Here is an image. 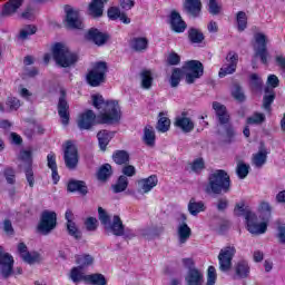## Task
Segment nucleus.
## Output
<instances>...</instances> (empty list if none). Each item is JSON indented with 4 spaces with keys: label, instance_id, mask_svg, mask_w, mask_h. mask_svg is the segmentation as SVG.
Listing matches in <instances>:
<instances>
[{
    "label": "nucleus",
    "instance_id": "obj_1",
    "mask_svg": "<svg viewBox=\"0 0 285 285\" xmlns=\"http://www.w3.org/2000/svg\"><path fill=\"white\" fill-rule=\"evenodd\" d=\"M92 106L99 111L98 120L95 111L88 109L80 114L78 117V127L80 130H90L96 124H107L112 126V124H119L121 121V107L117 100L104 99L101 95L91 96Z\"/></svg>",
    "mask_w": 285,
    "mask_h": 285
},
{
    "label": "nucleus",
    "instance_id": "obj_2",
    "mask_svg": "<svg viewBox=\"0 0 285 285\" xmlns=\"http://www.w3.org/2000/svg\"><path fill=\"white\" fill-rule=\"evenodd\" d=\"M213 109L215 110L218 119V135L222 137L223 141L230 144L235 137V128L233 127V124H230V114H228V109L218 101L213 102Z\"/></svg>",
    "mask_w": 285,
    "mask_h": 285
},
{
    "label": "nucleus",
    "instance_id": "obj_3",
    "mask_svg": "<svg viewBox=\"0 0 285 285\" xmlns=\"http://www.w3.org/2000/svg\"><path fill=\"white\" fill-rule=\"evenodd\" d=\"M206 195H222L230 193V176L224 169H218L208 176V181L204 188Z\"/></svg>",
    "mask_w": 285,
    "mask_h": 285
},
{
    "label": "nucleus",
    "instance_id": "obj_4",
    "mask_svg": "<svg viewBox=\"0 0 285 285\" xmlns=\"http://www.w3.org/2000/svg\"><path fill=\"white\" fill-rule=\"evenodd\" d=\"M52 57L57 66L60 68H73L79 61V56L70 51V49L63 43H56L52 47Z\"/></svg>",
    "mask_w": 285,
    "mask_h": 285
},
{
    "label": "nucleus",
    "instance_id": "obj_5",
    "mask_svg": "<svg viewBox=\"0 0 285 285\" xmlns=\"http://www.w3.org/2000/svg\"><path fill=\"white\" fill-rule=\"evenodd\" d=\"M98 217L100 223L104 225V229L107 235H114L115 237H124V222L119 216H114L112 220H110V215L102 207L98 208Z\"/></svg>",
    "mask_w": 285,
    "mask_h": 285
},
{
    "label": "nucleus",
    "instance_id": "obj_6",
    "mask_svg": "<svg viewBox=\"0 0 285 285\" xmlns=\"http://www.w3.org/2000/svg\"><path fill=\"white\" fill-rule=\"evenodd\" d=\"M186 83L190 85L204 76V65L198 60H189L183 66Z\"/></svg>",
    "mask_w": 285,
    "mask_h": 285
},
{
    "label": "nucleus",
    "instance_id": "obj_7",
    "mask_svg": "<svg viewBox=\"0 0 285 285\" xmlns=\"http://www.w3.org/2000/svg\"><path fill=\"white\" fill-rule=\"evenodd\" d=\"M237 255L234 244L226 245L218 254V266L222 273H228L233 268V258Z\"/></svg>",
    "mask_w": 285,
    "mask_h": 285
},
{
    "label": "nucleus",
    "instance_id": "obj_8",
    "mask_svg": "<svg viewBox=\"0 0 285 285\" xmlns=\"http://www.w3.org/2000/svg\"><path fill=\"white\" fill-rule=\"evenodd\" d=\"M106 72H108V65L106 62H96L92 69L87 73V82L92 88L99 87L106 81Z\"/></svg>",
    "mask_w": 285,
    "mask_h": 285
},
{
    "label": "nucleus",
    "instance_id": "obj_9",
    "mask_svg": "<svg viewBox=\"0 0 285 285\" xmlns=\"http://www.w3.org/2000/svg\"><path fill=\"white\" fill-rule=\"evenodd\" d=\"M65 13V27L67 30H83V19L78 9H75L71 6H66Z\"/></svg>",
    "mask_w": 285,
    "mask_h": 285
},
{
    "label": "nucleus",
    "instance_id": "obj_10",
    "mask_svg": "<svg viewBox=\"0 0 285 285\" xmlns=\"http://www.w3.org/2000/svg\"><path fill=\"white\" fill-rule=\"evenodd\" d=\"M254 39L256 41V47H254L255 53L252 63L253 67L255 68V59H257V57L261 58L262 63H268V50L266 49L268 38L266 37V35L258 32L254 35Z\"/></svg>",
    "mask_w": 285,
    "mask_h": 285
},
{
    "label": "nucleus",
    "instance_id": "obj_11",
    "mask_svg": "<svg viewBox=\"0 0 285 285\" xmlns=\"http://www.w3.org/2000/svg\"><path fill=\"white\" fill-rule=\"evenodd\" d=\"M57 228V213L45 210L40 216V222L38 224V232L41 235H50L51 230Z\"/></svg>",
    "mask_w": 285,
    "mask_h": 285
},
{
    "label": "nucleus",
    "instance_id": "obj_12",
    "mask_svg": "<svg viewBox=\"0 0 285 285\" xmlns=\"http://www.w3.org/2000/svg\"><path fill=\"white\" fill-rule=\"evenodd\" d=\"M245 219L247 224V230L252 235H264V233H266L268 225L266 223H259L255 213L247 212Z\"/></svg>",
    "mask_w": 285,
    "mask_h": 285
},
{
    "label": "nucleus",
    "instance_id": "obj_13",
    "mask_svg": "<svg viewBox=\"0 0 285 285\" xmlns=\"http://www.w3.org/2000/svg\"><path fill=\"white\" fill-rule=\"evenodd\" d=\"M63 159L66 167L69 168V170H75V168H77V165L79 164V153L77 151V146H75L72 141L66 142Z\"/></svg>",
    "mask_w": 285,
    "mask_h": 285
},
{
    "label": "nucleus",
    "instance_id": "obj_14",
    "mask_svg": "<svg viewBox=\"0 0 285 285\" xmlns=\"http://www.w3.org/2000/svg\"><path fill=\"white\" fill-rule=\"evenodd\" d=\"M58 115L61 119L62 126H68V124H70V105H68V100L66 99V89H60Z\"/></svg>",
    "mask_w": 285,
    "mask_h": 285
},
{
    "label": "nucleus",
    "instance_id": "obj_15",
    "mask_svg": "<svg viewBox=\"0 0 285 285\" xmlns=\"http://www.w3.org/2000/svg\"><path fill=\"white\" fill-rule=\"evenodd\" d=\"M12 266H14V258L9 253L3 252L0 246V273L4 279L12 275Z\"/></svg>",
    "mask_w": 285,
    "mask_h": 285
},
{
    "label": "nucleus",
    "instance_id": "obj_16",
    "mask_svg": "<svg viewBox=\"0 0 285 285\" xmlns=\"http://www.w3.org/2000/svg\"><path fill=\"white\" fill-rule=\"evenodd\" d=\"M18 255H20L21 259L26 262V264H39L41 262V255L36 252H28V246L23 243L18 244Z\"/></svg>",
    "mask_w": 285,
    "mask_h": 285
},
{
    "label": "nucleus",
    "instance_id": "obj_17",
    "mask_svg": "<svg viewBox=\"0 0 285 285\" xmlns=\"http://www.w3.org/2000/svg\"><path fill=\"white\" fill-rule=\"evenodd\" d=\"M65 219L67 220L68 235L73 237V239H81V230H79L77 223H75V214H72V210L69 209L66 212Z\"/></svg>",
    "mask_w": 285,
    "mask_h": 285
},
{
    "label": "nucleus",
    "instance_id": "obj_18",
    "mask_svg": "<svg viewBox=\"0 0 285 285\" xmlns=\"http://www.w3.org/2000/svg\"><path fill=\"white\" fill-rule=\"evenodd\" d=\"M183 10L189 17L197 19L202 14V0H185L183 3Z\"/></svg>",
    "mask_w": 285,
    "mask_h": 285
},
{
    "label": "nucleus",
    "instance_id": "obj_19",
    "mask_svg": "<svg viewBox=\"0 0 285 285\" xmlns=\"http://www.w3.org/2000/svg\"><path fill=\"white\" fill-rule=\"evenodd\" d=\"M186 285H204V272L199 268H189L185 276Z\"/></svg>",
    "mask_w": 285,
    "mask_h": 285
},
{
    "label": "nucleus",
    "instance_id": "obj_20",
    "mask_svg": "<svg viewBox=\"0 0 285 285\" xmlns=\"http://www.w3.org/2000/svg\"><path fill=\"white\" fill-rule=\"evenodd\" d=\"M164 233V226H148L139 229V235L142 237V239H147V242H150L153 239H156V237H159Z\"/></svg>",
    "mask_w": 285,
    "mask_h": 285
},
{
    "label": "nucleus",
    "instance_id": "obj_21",
    "mask_svg": "<svg viewBox=\"0 0 285 285\" xmlns=\"http://www.w3.org/2000/svg\"><path fill=\"white\" fill-rule=\"evenodd\" d=\"M85 37L96 46H104L106 41H108V33H104L99 29L95 28L89 29Z\"/></svg>",
    "mask_w": 285,
    "mask_h": 285
},
{
    "label": "nucleus",
    "instance_id": "obj_22",
    "mask_svg": "<svg viewBox=\"0 0 285 285\" xmlns=\"http://www.w3.org/2000/svg\"><path fill=\"white\" fill-rule=\"evenodd\" d=\"M169 23L171 30L177 33L184 32L187 28L186 21L181 19V14H179V12L177 11H171L169 17Z\"/></svg>",
    "mask_w": 285,
    "mask_h": 285
},
{
    "label": "nucleus",
    "instance_id": "obj_23",
    "mask_svg": "<svg viewBox=\"0 0 285 285\" xmlns=\"http://www.w3.org/2000/svg\"><path fill=\"white\" fill-rule=\"evenodd\" d=\"M158 179L157 176L151 175L148 178H142L140 180H138V193H150L153 188H155V186H157L158 184Z\"/></svg>",
    "mask_w": 285,
    "mask_h": 285
},
{
    "label": "nucleus",
    "instance_id": "obj_24",
    "mask_svg": "<svg viewBox=\"0 0 285 285\" xmlns=\"http://www.w3.org/2000/svg\"><path fill=\"white\" fill-rule=\"evenodd\" d=\"M23 1L26 0H10L8 1L2 11H0V17H12V14H17V10L23 6Z\"/></svg>",
    "mask_w": 285,
    "mask_h": 285
},
{
    "label": "nucleus",
    "instance_id": "obj_25",
    "mask_svg": "<svg viewBox=\"0 0 285 285\" xmlns=\"http://www.w3.org/2000/svg\"><path fill=\"white\" fill-rule=\"evenodd\" d=\"M193 235V229L188 226L186 223H181L177 227V237H178V244L180 246H184L186 242L190 239V236Z\"/></svg>",
    "mask_w": 285,
    "mask_h": 285
},
{
    "label": "nucleus",
    "instance_id": "obj_26",
    "mask_svg": "<svg viewBox=\"0 0 285 285\" xmlns=\"http://www.w3.org/2000/svg\"><path fill=\"white\" fill-rule=\"evenodd\" d=\"M176 128H180L183 132H193L195 130V122L188 117H177L175 120Z\"/></svg>",
    "mask_w": 285,
    "mask_h": 285
},
{
    "label": "nucleus",
    "instance_id": "obj_27",
    "mask_svg": "<svg viewBox=\"0 0 285 285\" xmlns=\"http://www.w3.org/2000/svg\"><path fill=\"white\" fill-rule=\"evenodd\" d=\"M104 2L100 0H91L88 7V14L94 19H99V17H104Z\"/></svg>",
    "mask_w": 285,
    "mask_h": 285
},
{
    "label": "nucleus",
    "instance_id": "obj_28",
    "mask_svg": "<svg viewBox=\"0 0 285 285\" xmlns=\"http://www.w3.org/2000/svg\"><path fill=\"white\" fill-rule=\"evenodd\" d=\"M148 38L136 37L131 39L130 48L131 50H135V52H146V50H148Z\"/></svg>",
    "mask_w": 285,
    "mask_h": 285
},
{
    "label": "nucleus",
    "instance_id": "obj_29",
    "mask_svg": "<svg viewBox=\"0 0 285 285\" xmlns=\"http://www.w3.org/2000/svg\"><path fill=\"white\" fill-rule=\"evenodd\" d=\"M69 193H79L80 195H88V186L83 180H70L67 185Z\"/></svg>",
    "mask_w": 285,
    "mask_h": 285
},
{
    "label": "nucleus",
    "instance_id": "obj_30",
    "mask_svg": "<svg viewBox=\"0 0 285 285\" xmlns=\"http://www.w3.org/2000/svg\"><path fill=\"white\" fill-rule=\"evenodd\" d=\"M206 210V205L204 202H197L195 198H190L188 203V213L194 217H197L199 213H204Z\"/></svg>",
    "mask_w": 285,
    "mask_h": 285
},
{
    "label": "nucleus",
    "instance_id": "obj_31",
    "mask_svg": "<svg viewBox=\"0 0 285 285\" xmlns=\"http://www.w3.org/2000/svg\"><path fill=\"white\" fill-rule=\"evenodd\" d=\"M266 159H268V151H266V149H261L253 155L252 164L255 168H262L264 164H266Z\"/></svg>",
    "mask_w": 285,
    "mask_h": 285
},
{
    "label": "nucleus",
    "instance_id": "obj_32",
    "mask_svg": "<svg viewBox=\"0 0 285 285\" xmlns=\"http://www.w3.org/2000/svg\"><path fill=\"white\" fill-rule=\"evenodd\" d=\"M87 277L88 275L83 273V267L81 266L73 267L69 274V278L71 279V282H73V284H79V282H86Z\"/></svg>",
    "mask_w": 285,
    "mask_h": 285
},
{
    "label": "nucleus",
    "instance_id": "obj_33",
    "mask_svg": "<svg viewBox=\"0 0 285 285\" xmlns=\"http://www.w3.org/2000/svg\"><path fill=\"white\" fill-rule=\"evenodd\" d=\"M235 273L240 279H246L248 275H250V266L248 265V262L240 261L236 264Z\"/></svg>",
    "mask_w": 285,
    "mask_h": 285
},
{
    "label": "nucleus",
    "instance_id": "obj_34",
    "mask_svg": "<svg viewBox=\"0 0 285 285\" xmlns=\"http://www.w3.org/2000/svg\"><path fill=\"white\" fill-rule=\"evenodd\" d=\"M155 129L153 126L148 125L144 129V136L142 140L145 141L146 146H149V148H153L155 146Z\"/></svg>",
    "mask_w": 285,
    "mask_h": 285
},
{
    "label": "nucleus",
    "instance_id": "obj_35",
    "mask_svg": "<svg viewBox=\"0 0 285 285\" xmlns=\"http://www.w3.org/2000/svg\"><path fill=\"white\" fill-rule=\"evenodd\" d=\"M112 159L115 164H118V166H124V164H128V161H130V155L126 150H117L114 153Z\"/></svg>",
    "mask_w": 285,
    "mask_h": 285
},
{
    "label": "nucleus",
    "instance_id": "obj_36",
    "mask_svg": "<svg viewBox=\"0 0 285 285\" xmlns=\"http://www.w3.org/2000/svg\"><path fill=\"white\" fill-rule=\"evenodd\" d=\"M112 176V166L110 164L102 165L97 173V178L99 181H107L109 177Z\"/></svg>",
    "mask_w": 285,
    "mask_h": 285
},
{
    "label": "nucleus",
    "instance_id": "obj_37",
    "mask_svg": "<svg viewBox=\"0 0 285 285\" xmlns=\"http://www.w3.org/2000/svg\"><path fill=\"white\" fill-rule=\"evenodd\" d=\"M250 173V165L244 163V160H237L236 174L239 179H246Z\"/></svg>",
    "mask_w": 285,
    "mask_h": 285
},
{
    "label": "nucleus",
    "instance_id": "obj_38",
    "mask_svg": "<svg viewBox=\"0 0 285 285\" xmlns=\"http://www.w3.org/2000/svg\"><path fill=\"white\" fill-rule=\"evenodd\" d=\"M97 137L100 146V150H106V147L108 146V144H110V139H112V135H110L108 130H100L97 134Z\"/></svg>",
    "mask_w": 285,
    "mask_h": 285
},
{
    "label": "nucleus",
    "instance_id": "obj_39",
    "mask_svg": "<svg viewBox=\"0 0 285 285\" xmlns=\"http://www.w3.org/2000/svg\"><path fill=\"white\" fill-rule=\"evenodd\" d=\"M141 77V88L145 90H150L153 87V72L150 70H142L140 73Z\"/></svg>",
    "mask_w": 285,
    "mask_h": 285
},
{
    "label": "nucleus",
    "instance_id": "obj_40",
    "mask_svg": "<svg viewBox=\"0 0 285 285\" xmlns=\"http://www.w3.org/2000/svg\"><path fill=\"white\" fill-rule=\"evenodd\" d=\"M86 282L92 285H108V281H106V276H104L102 274L87 275Z\"/></svg>",
    "mask_w": 285,
    "mask_h": 285
},
{
    "label": "nucleus",
    "instance_id": "obj_41",
    "mask_svg": "<svg viewBox=\"0 0 285 285\" xmlns=\"http://www.w3.org/2000/svg\"><path fill=\"white\" fill-rule=\"evenodd\" d=\"M156 128L158 132H168V130H170V119H168V117H165L164 114L160 112Z\"/></svg>",
    "mask_w": 285,
    "mask_h": 285
},
{
    "label": "nucleus",
    "instance_id": "obj_42",
    "mask_svg": "<svg viewBox=\"0 0 285 285\" xmlns=\"http://www.w3.org/2000/svg\"><path fill=\"white\" fill-rule=\"evenodd\" d=\"M183 75H184V69L174 68L170 79H169V83H170L171 88H177V86H179Z\"/></svg>",
    "mask_w": 285,
    "mask_h": 285
},
{
    "label": "nucleus",
    "instance_id": "obj_43",
    "mask_svg": "<svg viewBox=\"0 0 285 285\" xmlns=\"http://www.w3.org/2000/svg\"><path fill=\"white\" fill-rule=\"evenodd\" d=\"M1 175L4 177L7 184L14 185L17 181V175L14 173V169L11 167H6L2 171Z\"/></svg>",
    "mask_w": 285,
    "mask_h": 285
},
{
    "label": "nucleus",
    "instance_id": "obj_44",
    "mask_svg": "<svg viewBox=\"0 0 285 285\" xmlns=\"http://www.w3.org/2000/svg\"><path fill=\"white\" fill-rule=\"evenodd\" d=\"M128 188V177L119 176L117 183L112 186L114 193H124Z\"/></svg>",
    "mask_w": 285,
    "mask_h": 285
},
{
    "label": "nucleus",
    "instance_id": "obj_45",
    "mask_svg": "<svg viewBox=\"0 0 285 285\" xmlns=\"http://www.w3.org/2000/svg\"><path fill=\"white\" fill-rule=\"evenodd\" d=\"M188 37L191 43H202L204 41V33L195 28L189 29Z\"/></svg>",
    "mask_w": 285,
    "mask_h": 285
},
{
    "label": "nucleus",
    "instance_id": "obj_46",
    "mask_svg": "<svg viewBox=\"0 0 285 285\" xmlns=\"http://www.w3.org/2000/svg\"><path fill=\"white\" fill-rule=\"evenodd\" d=\"M232 96L236 101L243 102L246 101V95H244V90L242 89V86L234 83L232 89Z\"/></svg>",
    "mask_w": 285,
    "mask_h": 285
},
{
    "label": "nucleus",
    "instance_id": "obj_47",
    "mask_svg": "<svg viewBox=\"0 0 285 285\" xmlns=\"http://www.w3.org/2000/svg\"><path fill=\"white\" fill-rule=\"evenodd\" d=\"M236 21L239 32H244L245 28L248 26V18L246 17V12L239 11L237 13Z\"/></svg>",
    "mask_w": 285,
    "mask_h": 285
},
{
    "label": "nucleus",
    "instance_id": "obj_48",
    "mask_svg": "<svg viewBox=\"0 0 285 285\" xmlns=\"http://www.w3.org/2000/svg\"><path fill=\"white\" fill-rule=\"evenodd\" d=\"M20 159L23 161L21 168L32 167V151L31 150H23L20 153Z\"/></svg>",
    "mask_w": 285,
    "mask_h": 285
},
{
    "label": "nucleus",
    "instance_id": "obj_49",
    "mask_svg": "<svg viewBox=\"0 0 285 285\" xmlns=\"http://www.w3.org/2000/svg\"><path fill=\"white\" fill-rule=\"evenodd\" d=\"M37 28L33 24H28L20 30V39L26 40L28 37L36 35Z\"/></svg>",
    "mask_w": 285,
    "mask_h": 285
},
{
    "label": "nucleus",
    "instance_id": "obj_50",
    "mask_svg": "<svg viewBox=\"0 0 285 285\" xmlns=\"http://www.w3.org/2000/svg\"><path fill=\"white\" fill-rule=\"evenodd\" d=\"M95 262V258L90 255H82V256H77L76 263L81 266V268H86V266H90Z\"/></svg>",
    "mask_w": 285,
    "mask_h": 285
},
{
    "label": "nucleus",
    "instance_id": "obj_51",
    "mask_svg": "<svg viewBox=\"0 0 285 285\" xmlns=\"http://www.w3.org/2000/svg\"><path fill=\"white\" fill-rule=\"evenodd\" d=\"M235 70H237V67H235V62H233L232 65L226 63L220 68L218 77L224 78L227 75H233Z\"/></svg>",
    "mask_w": 285,
    "mask_h": 285
},
{
    "label": "nucleus",
    "instance_id": "obj_52",
    "mask_svg": "<svg viewBox=\"0 0 285 285\" xmlns=\"http://www.w3.org/2000/svg\"><path fill=\"white\" fill-rule=\"evenodd\" d=\"M266 119V116L264 114H254L252 117L247 118L248 125H257V124H264Z\"/></svg>",
    "mask_w": 285,
    "mask_h": 285
},
{
    "label": "nucleus",
    "instance_id": "obj_53",
    "mask_svg": "<svg viewBox=\"0 0 285 285\" xmlns=\"http://www.w3.org/2000/svg\"><path fill=\"white\" fill-rule=\"evenodd\" d=\"M206 168V164L204 163V158H197L191 164V170L193 173H202Z\"/></svg>",
    "mask_w": 285,
    "mask_h": 285
},
{
    "label": "nucleus",
    "instance_id": "obj_54",
    "mask_svg": "<svg viewBox=\"0 0 285 285\" xmlns=\"http://www.w3.org/2000/svg\"><path fill=\"white\" fill-rule=\"evenodd\" d=\"M23 170L30 188H35V171H32V167H24Z\"/></svg>",
    "mask_w": 285,
    "mask_h": 285
},
{
    "label": "nucleus",
    "instance_id": "obj_55",
    "mask_svg": "<svg viewBox=\"0 0 285 285\" xmlns=\"http://www.w3.org/2000/svg\"><path fill=\"white\" fill-rule=\"evenodd\" d=\"M208 8L210 14L217 16L219 12H222V6L219 2H217V0H209Z\"/></svg>",
    "mask_w": 285,
    "mask_h": 285
},
{
    "label": "nucleus",
    "instance_id": "obj_56",
    "mask_svg": "<svg viewBox=\"0 0 285 285\" xmlns=\"http://www.w3.org/2000/svg\"><path fill=\"white\" fill-rule=\"evenodd\" d=\"M107 14L111 21H117L121 14L119 7H110L107 11Z\"/></svg>",
    "mask_w": 285,
    "mask_h": 285
},
{
    "label": "nucleus",
    "instance_id": "obj_57",
    "mask_svg": "<svg viewBox=\"0 0 285 285\" xmlns=\"http://www.w3.org/2000/svg\"><path fill=\"white\" fill-rule=\"evenodd\" d=\"M7 106L10 110H19V108H21V101L18 98L9 97L7 99Z\"/></svg>",
    "mask_w": 285,
    "mask_h": 285
},
{
    "label": "nucleus",
    "instance_id": "obj_58",
    "mask_svg": "<svg viewBox=\"0 0 285 285\" xmlns=\"http://www.w3.org/2000/svg\"><path fill=\"white\" fill-rule=\"evenodd\" d=\"M239 61V55H237L235 51H230L226 57V63L229 66L235 65V68H237V63Z\"/></svg>",
    "mask_w": 285,
    "mask_h": 285
},
{
    "label": "nucleus",
    "instance_id": "obj_59",
    "mask_svg": "<svg viewBox=\"0 0 285 285\" xmlns=\"http://www.w3.org/2000/svg\"><path fill=\"white\" fill-rule=\"evenodd\" d=\"M245 204L244 202H240L238 204H236L235 208H234V214L236 215V217H242L245 215L246 217V214L249 213V212H246V208H245Z\"/></svg>",
    "mask_w": 285,
    "mask_h": 285
},
{
    "label": "nucleus",
    "instance_id": "obj_60",
    "mask_svg": "<svg viewBox=\"0 0 285 285\" xmlns=\"http://www.w3.org/2000/svg\"><path fill=\"white\" fill-rule=\"evenodd\" d=\"M273 101H275L274 94L265 95L263 98V108H265V110H271V104H273Z\"/></svg>",
    "mask_w": 285,
    "mask_h": 285
},
{
    "label": "nucleus",
    "instance_id": "obj_61",
    "mask_svg": "<svg viewBox=\"0 0 285 285\" xmlns=\"http://www.w3.org/2000/svg\"><path fill=\"white\" fill-rule=\"evenodd\" d=\"M216 208L220 213H224V210H226V208H228V199L226 197L218 198L217 203H216Z\"/></svg>",
    "mask_w": 285,
    "mask_h": 285
},
{
    "label": "nucleus",
    "instance_id": "obj_62",
    "mask_svg": "<svg viewBox=\"0 0 285 285\" xmlns=\"http://www.w3.org/2000/svg\"><path fill=\"white\" fill-rule=\"evenodd\" d=\"M277 239L279 244H285V224L279 223L277 226Z\"/></svg>",
    "mask_w": 285,
    "mask_h": 285
},
{
    "label": "nucleus",
    "instance_id": "obj_63",
    "mask_svg": "<svg viewBox=\"0 0 285 285\" xmlns=\"http://www.w3.org/2000/svg\"><path fill=\"white\" fill-rule=\"evenodd\" d=\"M250 81H252L253 88H255L256 90L262 88V85L264 83V81H262V78H259L257 73H253L250 76Z\"/></svg>",
    "mask_w": 285,
    "mask_h": 285
},
{
    "label": "nucleus",
    "instance_id": "obj_64",
    "mask_svg": "<svg viewBox=\"0 0 285 285\" xmlns=\"http://www.w3.org/2000/svg\"><path fill=\"white\" fill-rule=\"evenodd\" d=\"M85 226L87 228V230H97V218L95 217H89L87 218V220L85 222Z\"/></svg>",
    "mask_w": 285,
    "mask_h": 285
}]
</instances>
